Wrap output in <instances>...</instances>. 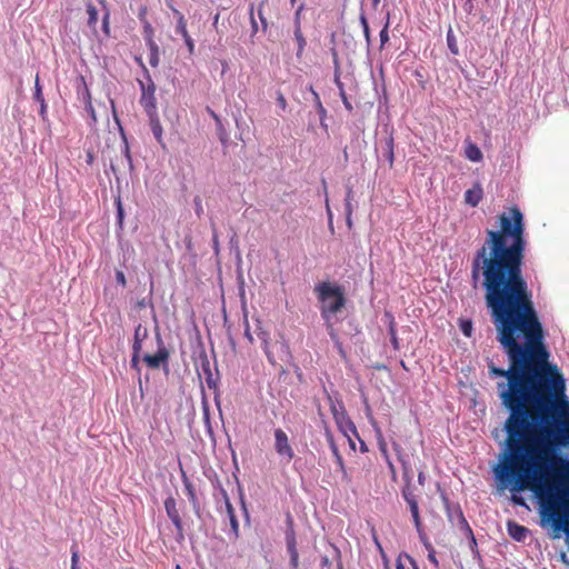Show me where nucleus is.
Masks as SVG:
<instances>
[{
  "mask_svg": "<svg viewBox=\"0 0 569 569\" xmlns=\"http://www.w3.org/2000/svg\"><path fill=\"white\" fill-rule=\"evenodd\" d=\"M206 382H207L209 388H214L216 387V382L213 380L211 371H209V375L206 377Z\"/></svg>",
  "mask_w": 569,
  "mask_h": 569,
  "instance_id": "obj_46",
  "label": "nucleus"
},
{
  "mask_svg": "<svg viewBox=\"0 0 569 569\" xmlns=\"http://www.w3.org/2000/svg\"><path fill=\"white\" fill-rule=\"evenodd\" d=\"M351 197H352V189L349 188L348 192H347V211H348L347 223H348L349 228L352 226V222H351V219H350V214H351L350 200H351Z\"/></svg>",
  "mask_w": 569,
  "mask_h": 569,
  "instance_id": "obj_32",
  "label": "nucleus"
},
{
  "mask_svg": "<svg viewBox=\"0 0 569 569\" xmlns=\"http://www.w3.org/2000/svg\"><path fill=\"white\" fill-rule=\"evenodd\" d=\"M425 482H426V473L423 470H420L418 473V483L420 486H425Z\"/></svg>",
  "mask_w": 569,
  "mask_h": 569,
  "instance_id": "obj_49",
  "label": "nucleus"
},
{
  "mask_svg": "<svg viewBox=\"0 0 569 569\" xmlns=\"http://www.w3.org/2000/svg\"><path fill=\"white\" fill-rule=\"evenodd\" d=\"M176 569H181V567L179 565L176 566Z\"/></svg>",
  "mask_w": 569,
  "mask_h": 569,
  "instance_id": "obj_61",
  "label": "nucleus"
},
{
  "mask_svg": "<svg viewBox=\"0 0 569 569\" xmlns=\"http://www.w3.org/2000/svg\"><path fill=\"white\" fill-rule=\"evenodd\" d=\"M340 94H341V98H342V101H343V104H345L346 109H348L349 111H351V110H352V106H351V103L349 102V100H348V98H347V96H346V92H345L342 89H341Z\"/></svg>",
  "mask_w": 569,
  "mask_h": 569,
  "instance_id": "obj_42",
  "label": "nucleus"
},
{
  "mask_svg": "<svg viewBox=\"0 0 569 569\" xmlns=\"http://www.w3.org/2000/svg\"><path fill=\"white\" fill-rule=\"evenodd\" d=\"M277 101H278V104L280 106V108L282 110H284L287 108V101H286V99H284L282 93H279V96L277 98Z\"/></svg>",
  "mask_w": 569,
  "mask_h": 569,
  "instance_id": "obj_45",
  "label": "nucleus"
},
{
  "mask_svg": "<svg viewBox=\"0 0 569 569\" xmlns=\"http://www.w3.org/2000/svg\"><path fill=\"white\" fill-rule=\"evenodd\" d=\"M157 340H158V350L154 355H144L143 361L150 369H159L160 367L164 366L167 367L170 352L164 346L161 336L157 333Z\"/></svg>",
  "mask_w": 569,
  "mask_h": 569,
  "instance_id": "obj_4",
  "label": "nucleus"
},
{
  "mask_svg": "<svg viewBox=\"0 0 569 569\" xmlns=\"http://www.w3.org/2000/svg\"><path fill=\"white\" fill-rule=\"evenodd\" d=\"M426 547L429 551L428 553V560L435 566V567H438L439 566V562L436 558V551L433 549V547L430 545V543H426Z\"/></svg>",
  "mask_w": 569,
  "mask_h": 569,
  "instance_id": "obj_29",
  "label": "nucleus"
},
{
  "mask_svg": "<svg viewBox=\"0 0 569 569\" xmlns=\"http://www.w3.org/2000/svg\"><path fill=\"white\" fill-rule=\"evenodd\" d=\"M176 32L182 38L189 34L187 30V20L184 17H180L179 22H177Z\"/></svg>",
  "mask_w": 569,
  "mask_h": 569,
  "instance_id": "obj_26",
  "label": "nucleus"
},
{
  "mask_svg": "<svg viewBox=\"0 0 569 569\" xmlns=\"http://www.w3.org/2000/svg\"><path fill=\"white\" fill-rule=\"evenodd\" d=\"M104 0H99L100 3H103Z\"/></svg>",
  "mask_w": 569,
  "mask_h": 569,
  "instance_id": "obj_62",
  "label": "nucleus"
},
{
  "mask_svg": "<svg viewBox=\"0 0 569 569\" xmlns=\"http://www.w3.org/2000/svg\"><path fill=\"white\" fill-rule=\"evenodd\" d=\"M142 89V96L140 103L144 108L147 113H154L157 110V102L154 97L156 87L151 82L149 86H144L143 82H140Z\"/></svg>",
  "mask_w": 569,
  "mask_h": 569,
  "instance_id": "obj_6",
  "label": "nucleus"
},
{
  "mask_svg": "<svg viewBox=\"0 0 569 569\" xmlns=\"http://www.w3.org/2000/svg\"><path fill=\"white\" fill-rule=\"evenodd\" d=\"M119 217L122 218V209L119 208Z\"/></svg>",
  "mask_w": 569,
  "mask_h": 569,
  "instance_id": "obj_58",
  "label": "nucleus"
},
{
  "mask_svg": "<svg viewBox=\"0 0 569 569\" xmlns=\"http://www.w3.org/2000/svg\"><path fill=\"white\" fill-rule=\"evenodd\" d=\"M157 62H158L157 57H154V58H151V59H150V63H151L152 66H156V64H157Z\"/></svg>",
  "mask_w": 569,
  "mask_h": 569,
  "instance_id": "obj_56",
  "label": "nucleus"
},
{
  "mask_svg": "<svg viewBox=\"0 0 569 569\" xmlns=\"http://www.w3.org/2000/svg\"><path fill=\"white\" fill-rule=\"evenodd\" d=\"M328 401L330 405V411L333 416L336 425L338 429L348 438L350 447L356 450V443L351 439V435L358 436L357 428L352 420L349 418L347 410L341 401H336L331 396H328Z\"/></svg>",
  "mask_w": 569,
  "mask_h": 569,
  "instance_id": "obj_3",
  "label": "nucleus"
},
{
  "mask_svg": "<svg viewBox=\"0 0 569 569\" xmlns=\"http://www.w3.org/2000/svg\"><path fill=\"white\" fill-rule=\"evenodd\" d=\"M361 450L367 451V447H366L365 442H361Z\"/></svg>",
  "mask_w": 569,
  "mask_h": 569,
  "instance_id": "obj_57",
  "label": "nucleus"
},
{
  "mask_svg": "<svg viewBox=\"0 0 569 569\" xmlns=\"http://www.w3.org/2000/svg\"><path fill=\"white\" fill-rule=\"evenodd\" d=\"M110 168L112 172L117 176L118 172L128 169L132 170V159L130 156V149L127 140L123 141L122 150H121V157L116 160V162H111Z\"/></svg>",
  "mask_w": 569,
  "mask_h": 569,
  "instance_id": "obj_7",
  "label": "nucleus"
},
{
  "mask_svg": "<svg viewBox=\"0 0 569 569\" xmlns=\"http://www.w3.org/2000/svg\"><path fill=\"white\" fill-rule=\"evenodd\" d=\"M290 2H291V4L293 6V4H295V2H296V0H290Z\"/></svg>",
  "mask_w": 569,
  "mask_h": 569,
  "instance_id": "obj_60",
  "label": "nucleus"
},
{
  "mask_svg": "<svg viewBox=\"0 0 569 569\" xmlns=\"http://www.w3.org/2000/svg\"><path fill=\"white\" fill-rule=\"evenodd\" d=\"M140 353H141V350L132 349L131 367L138 371L140 370V368H139Z\"/></svg>",
  "mask_w": 569,
  "mask_h": 569,
  "instance_id": "obj_28",
  "label": "nucleus"
},
{
  "mask_svg": "<svg viewBox=\"0 0 569 569\" xmlns=\"http://www.w3.org/2000/svg\"><path fill=\"white\" fill-rule=\"evenodd\" d=\"M172 12L174 14V17L177 18V22H179V19L180 17H184L179 10H177L176 8H172Z\"/></svg>",
  "mask_w": 569,
  "mask_h": 569,
  "instance_id": "obj_50",
  "label": "nucleus"
},
{
  "mask_svg": "<svg viewBox=\"0 0 569 569\" xmlns=\"http://www.w3.org/2000/svg\"><path fill=\"white\" fill-rule=\"evenodd\" d=\"M326 329H327V332H328L330 339L333 341V343H335V346H336L340 357L342 359H346L347 358V353H346V350L342 347V342L339 339V335H338L337 329L335 328L333 325H328V327H326Z\"/></svg>",
  "mask_w": 569,
  "mask_h": 569,
  "instance_id": "obj_13",
  "label": "nucleus"
},
{
  "mask_svg": "<svg viewBox=\"0 0 569 569\" xmlns=\"http://www.w3.org/2000/svg\"><path fill=\"white\" fill-rule=\"evenodd\" d=\"M333 457L336 459L339 470L343 475V478H347V470H346L345 461H343L341 453H338V456H333Z\"/></svg>",
  "mask_w": 569,
  "mask_h": 569,
  "instance_id": "obj_35",
  "label": "nucleus"
},
{
  "mask_svg": "<svg viewBox=\"0 0 569 569\" xmlns=\"http://www.w3.org/2000/svg\"><path fill=\"white\" fill-rule=\"evenodd\" d=\"M465 153H466L467 159H469L470 161L479 162L482 160V152L479 149V147L475 143H469L466 147Z\"/></svg>",
  "mask_w": 569,
  "mask_h": 569,
  "instance_id": "obj_15",
  "label": "nucleus"
},
{
  "mask_svg": "<svg viewBox=\"0 0 569 569\" xmlns=\"http://www.w3.org/2000/svg\"><path fill=\"white\" fill-rule=\"evenodd\" d=\"M389 335L391 338V342L395 349L399 348L398 345V337H397V330H396V323L392 316H390V323H389Z\"/></svg>",
  "mask_w": 569,
  "mask_h": 569,
  "instance_id": "obj_25",
  "label": "nucleus"
},
{
  "mask_svg": "<svg viewBox=\"0 0 569 569\" xmlns=\"http://www.w3.org/2000/svg\"><path fill=\"white\" fill-rule=\"evenodd\" d=\"M244 336L248 338V340H249L250 342H252V341H253V337H252V335H251V332H250V330H249V327H247L246 332H244Z\"/></svg>",
  "mask_w": 569,
  "mask_h": 569,
  "instance_id": "obj_52",
  "label": "nucleus"
},
{
  "mask_svg": "<svg viewBox=\"0 0 569 569\" xmlns=\"http://www.w3.org/2000/svg\"><path fill=\"white\" fill-rule=\"evenodd\" d=\"M226 509H227V512H228V517H229V520H230V525H231L232 531L234 532V536L238 537L239 522L237 520V517H236V513H234V509H233L232 505L230 503L229 499H226Z\"/></svg>",
  "mask_w": 569,
  "mask_h": 569,
  "instance_id": "obj_16",
  "label": "nucleus"
},
{
  "mask_svg": "<svg viewBox=\"0 0 569 569\" xmlns=\"http://www.w3.org/2000/svg\"><path fill=\"white\" fill-rule=\"evenodd\" d=\"M212 247L214 251L219 252V239L216 229L213 228V236H212Z\"/></svg>",
  "mask_w": 569,
  "mask_h": 569,
  "instance_id": "obj_41",
  "label": "nucleus"
},
{
  "mask_svg": "<svg viewBox=\"0 0 569 569\" xmlns=\"http://www.w3.org/2000/svg\"><path fill=\"white\" fill-rule=\"evenodd\" d=\"M108 19H109V12H107L103 17V31L106 34H109V22H108Z\"/></svg>",
  "mask_w": 569,
  "mask_h": 569,
  "instance_id": "obj_48",
  "label": "nucleus"
},
{
  "mask_svg": "<svg viewBox=\"0 0 569 569\" xmlns=\"http://www.w3.org/2000/svg\"><path fill=\"white\" fill-rule=\"evenodd\" d=\"M373 1V4H378L380 2V0H372Z\"/></svg>",
  "mask_w": 569,
  "mask_h": 569,
  "instance_id": "obj_59",
  "label": "nucleus"
},
{
  "mask_svg": "<svg viewBox=\"0 0 569 569\" xmlns=\"http://www.w3.org/2000/svg\"><path fill=\"white\" fill-rule=\"evenodd\" d=\"M385 157L389 162V166L392 167L395 162V139L392 136H389L386 139V152Z\"/></svg>",
  "mask_w": 569,
  "mask_h": 569,
  "instance_id": "obj_17",
  "label": "nucleus"
},
{
  "mask_svg": "<svg viewBox=\"0 0 569 569\" xmlns=\"http://www.w3.org/2000/svg\"><path fill=\"white\" fill-rule=\"evenodd\" d=\"M78 96L82 99L83 103L86 104L87 110L91 113L92 118L96 120L94 116V109L92 107L91 102V94L89 91V88L87 86V82L84 80V77L78 78Z\"/></svg>",
  "mask_w": 569,
  "mask_h": 569,
  "instance_id": "obj_9",
  "label": "nucleus"
},
{
  "mask_svg": "<svg viewBox=\"0 0 569 569\" xmlns=\"http://www.w3.org/2000/svg\"><path fill=\"white\" fill-rule=\"evenodd\" d=\"M483 198V190L480 183H476L471 189L465 192V202L471 207H477Z\"/></svg>",
  "mask_w": 569,
  "mask_h": 569,
  "instance_id": "obj_10",
  "label": "nucleus"
},
{
  "mask_svg": "<svg viewBox=\"0 0 569 569\" xmlns=\"http://www.w3.org/2000/svg\"><path fill=\"white\" fill-rule=\"evenodd\" d=\"M149 116V120H150V128H151V131L156 138V140L159 142V143H162V126L160 123V120L157 116V112L154 113H148Z\"/></svg>",
  "mask_w": 569,
  "mask_h": 569,
  "instance_id": "obj_12",
  "label": "nucleus"
},
{
  "mask_svg": "<svg viewBox=\"0 0 569 569\" xmlns=\"http://www.w3.org/2000/svg\"><path fill=\"white\" fill-rule=\"evenodd\" d=\"M360 23L363 29V34H365L367 41H369L370 40V29H369V24H368V21H367V18L365 14L360 16Z\"/></svg>",
  "mask_w": 569,
  "mask_h": 569,
  "instance_id": "obj_30",
  "label": "nucleus"
},
{
  "mask_svg": "<svg viewBox=\"0 0 569 569\" xmlns=\"http://www.w3.org/2000/svg\"><path fill=\"white\" fill-rule=\"evenodd\" d=\"M315 292L325 326L333 325L332 318L346 307L345 288L330 281H322L315 287Z\"/></svg>",
  "mask_w": 569,
  "mask_h": 569,
  "instance_id": "obj_2",
  "label": "nucleus"
},
{
  "mask_svg": "<svg viewBox=\"0 0 569 569\" xmlns=\"http://www.w3.org/2000/svg\"><path fill=\"white\" fill-rule=\"evenodd\" d=\"M34 99L41 102L42 110H44V108H46L44 99L42 97L41 89L39 87V79L38 78L36 79Z\"/></svg>",
  "mask_w": 569,
  "mask_h": 569,
  "instance_id": "obj_33",
  "label": "nucleus"
},
{
  "mask_svg": "<svg viewBox=\"0 0 569 569\" xmlns=\"http://www.w3.org/2000/svg\"><path fill=\"white\" fill-rule=\"evenodd\" d=\"M312 94L315 97V101L317 103V108H318L319 113L321 116H326V109L323 108V106H322V103L320 101L319 94L315 90H312Z\"/></svg>",
  "mask_w": 569,
  "mask_h": 569,
  "instance_id": "obj_37",
  "label": "nucleus"
},
{
  "mask_svg": "<svg viewBox=\"0 0 569 569\" xmlns=\"http://www.w3.org/2000/svg\"><path fill=\"white\" fill-rule=\"evenodd\" d=\"M287 549H291V548H297V542H296V537H295V532L291 531L289 533H287Z\"/></svg>",
  "mask_w": 569,
  "mask_h": 569,
  "instance_id": "obj_36",
  "label": "nucleus"
},
{
  "mask_svg": "<svg viewBox=\"0 0 569 569\" xmlns=\"http://www.w3.org/2000/svg\"><path fill=\"white\" fill-rule=\"evenodd\" d=\"M508 535L516 541H525L529 530L525 526H521L515 521H508L507 523Z\"/></svg>",
  "mask_w": 569,
  "mask_h": 569,
  "instance_id": "obj_11",
  "label": "nucleus"
},
{
  "mask_svg": "<svg viewBox=\"0 0 569 569\" xmlns=\"http://www.w3.org/2000/svg\"><path fill=\"white\" fill-rule=\"evenodd\" d=\"M116 279L120 286L124 287L127 284L126 277L122 271H117Z\"/></svg>",
  "mask_w": 569,
  "mask_h": 569,
  "instance_id": "obj_40",
  "label": "nucleus"
},
{
  "mask_svg": "<svg viewBox=\"0 0 569 569\" xmlns=\"http://www.w3.org/2000/svg\"><path fill=\"white\" fill-rule=\"evenodd\" d=\"M325 436H326V439H327L329 447L332 451V455L338 456V453H340V451L335 442L333 435H332L331 430L328 428V426L326 423H325Z\"/></svg>",
  "mask_w": 569,
  "mask_h": 569,
  "instance_id": "obj_22",
  "label": "nucleus"
},
{
  "mask_svg": "<svg viewBox=\"0 0 569 569\" xmlns=\"http://www.w3.org/2000/svg\"><path fill=\"white\" fill-rule=\"evenodd\" d=\"M325 436H326V439H327L329 447L332 451V455L338 456V453H340V451L335 442L333 435H332L331 430L328 428V426L326 423H325Z\"/></svg>",
  "mask_w": 569,
  "mask_h": 569,
  "instance_id": "obj_23",
  "label": "nucleus"
},
{
  "mask_svg": "<svg viewBox=\"0 0 569 569\" xmlns=\"http://www.w3.org/2000/svg\"><path fill=\"white\" fill-rule=\"evenodd\" d=\"M79 551L76 546L71 548V569H78Z\"/></svg>",
  "mask_w": 569,
  "mask_h": 569,
  "instance_id": "obj_31",
  "label": "nucleus"
},
{
  "mask_svg": "<svg viewBox=\"0 0 569 569\" xmlns=\"http://www.w3.org/2000/svg\"><path fill=\"white\" fill-rule=\"evenodd\" d=\"M460 329L466 337H471V333H472L471 320H462L460 323Z\"/></svg>",
  "mask_w": 569,
  "mask_h": 569,
  "instance_id": "obj_27",
  "label": "nucleus"
},
{
  "mask_svg": "<svg viewBox=\"0 0 569 569\" xmlns=\"http://www.w3.org/2000/svg\"><path fill=\"white\" fill-rule=\"evenodd\" d=\"M378 447H379L381 455L386 459V461H389L390 455L388 451L387 442H386L385 438L382 437L380 430H378Z\"/></svg>",
  "mask_w": 569,
  "mask_h": 569,
  "instance_id": "obj_24",
  "label": "nucleus"
},
{
  "mask_svg": "<svg viewBox=\"0 0 569 569\" xmlns=\"http://www.w3.org/2000/svg\"><path fill=\"white\" fill-rule=\"evenodd\" d=\"M87 13H88V26L92 29L96 28L98 22V11L92 3L87 4Z\"/></svg>",
  "mask_w": 569,
  "mask_h": 569,
  "instance_id": "obj_19",
  "label": "nucleus"
},
{
  "mask_svg": "<svg viewBox=\"0 0 569 569\" xmlns=\"http://www.w3.org/2000/svg\"><path fill=\"white\" fill-rule=\"evenodd\" d=\"M274 450L280 457L286 458L288 461H291L295 457V451L289 442L288 436L280 428L274 430Z\"/></svg>",
  "mask_w": 569,
  "mask_h": 569,
  "instance_id": "obj_5",
  "label": "nucleus"
},
{
  "mask_svg": "<svg viewBox=\"0 0 569 569\" xmlns=\"http://www.w3.org/2000/svg\"><path fill=\"white\" fill-rule=\"evenodd\" d=\"M164 509H166V512H167L169 519L174 525L178 533L182 537V531H183L182 520H181L179 510L177 508L176 499L173 497H168L164 500Z\"/></svg>",
  "mask_w": 569,
  "mask_h": 569,
  "instance_id": "obj_8",
  "label": "nucleus"
},
{
  "mask_svg": "<svg viewBox=\"0 0 569 569\" xmlns=\"http://www.w3.org/2000/svg\"><path fill=\"white\" fill-rule=\"evenodd\" d=\"M389 40V33H388V23L385 26V28L380 31V41L383 46Z\"/></svg>",
  "mask_w": 569,
  "mask_h": 569,
  "instance_id": "obj_39",
  "label": "nucleus"
},
{
  "mask_svg": "<svg viewBox=\"0 0 569 569\" xmlns=\"http://www.w3.org/2000/svg\"><path fill=\"white\" fill-rule=\"evenodd\" d=\"M264 352H266V356H267L269 362L274 365L276 360H274L273 356L271 355V352L269 350V346H268L267 341H264Z\"/></svg>",
  "mask_w": 569,
  "mask_h": 569,
  "instance_id": "obj_43",
  "label": "nucleus"
},
{
  "mask_svg": "<svg viewBox=\"0 0 569 569\" xmlns=\"http://www.w3.org/2000/svg\"><path fill=\"white\" fill-rule=\"evenodd\" d=\"M293 34H295V39L298 43L297 56L301 57L305 51V48L307 46L306 38L303 37L301 28H295Z\"/></svg>",
  "mask_w": 569,
  "mask_h": 569,
  "instance_id": "obj_18",
  "label": "nucleus"
},
{
  "mask_svg": "<svg viewBox=\"0 0 569 569\" xmlns=\"http://www.w3.org/2000/svg\"><path fill=\"white\" fill-rule=\"evenodd\" d=\"M290 565H291L292 569L299 568V555L290 557Z\"/></svg>",
  "mask_w": 569,
  "mask_h": 569,
  "instance_id": "obj_47",
  "label": "nucleus"
},
{
  "mask_svg": "<svg viewBox=\"0 0 569 569\" xmlns=\"http://www.w3.org/2000/svg\"><path fill=\"white\" fill-rule=\"evenodd\" d=\"M305 9V4H300L295 12V28H301V13Z\"/></svg>",
  "mask_w": 569,
  "mask_h": 569,
  "instance_id": "obj_34",
  "label": "nucleus"
},
{
  "mask_svg": "<svg viewBox=\"0 0 569 569\" xmlns=\"http://www.w3.org/2000/svg\"><path fill=\"white\" fill-rule=\"evenodd\" d=\"M202 368H203V371L206 372V377H207L209 375V371H211L209 362L207 361L206 363H203Z\"/></svg>",
  "mask_w": 569,
  "mask_h": 569,
  "instance_id": "obj_53",
  "label": "nucleus"
},
{
  "mask_svg": "<svg viewBox=\"0 0 569 569\" xmlns=\"http://www.w3.org/2000/svg\"><path fill=\"white\" fill-rule=\"evenodd\" d=\"M392 448L397 455L398 461L402 467V478L405 485L401 489V496L409 507L416 530L422 538V536H425V531L419 513L418 495L416 493V488L412 485L413 471L410 466L408 455L405 452L403 448L397 441L392 442Z\"/></svg>",
  "mask_w": 569,
  "mask_h": 569,
  "instance_id": "obj_1",
  "label": "nucleus"
},
{
  "mask_svg": "<svg viewBox=\"0 0 569 569\" xmlns=\"http://www.w3.org/2000/svg\"><path fill=\"white\" fill-rule=\"evenodd\" d=\"M386 462H387L388 468H389V470H390L391 477H392L393 479H396V477H397V470H396V467H395L393 462L391 461V459H389V461H386Z\"/></svg>",
  "mask_w": 569,
  "mask_h": 569,
  "instance_id": "obj_44",
  "label": "nucleus"
},
{
  "mask_svg": "<svg viewBox=\"0 0 569 569\" xmlns=\"http://www.w3.org/2000/svg\"><path fill=\"white\" fill-rule=\"evenodd\" d=\"M288 552H289V556L290 557H293V556H298V550L297 548H291V549H288Z\"/></svg>",
  "mask_w": 569,
  "mask_h": 569,
  "instance_id": "obj_54",
  "label": "nucleus"
},
{
  "mask_svg": "<svg viewBox=\"0 0 569 569\" xmlns=\"http://www.w3.org/2000/svg\"><path fill=\"white\" fill-rule=\"evenodd\" d=\"M183 40L188 48L189 53L192 54L194 52V42L192 38L190 37V34H188L187 37H183Z\"/></svg>",
  "mask_w": 569,
  "mask_h": 569,
  "instance_id": "obj_38",
  "label": "nucleus"
},
{
  "mask_svg": "<svg viewBox=\"0 0 569 569\" xmlns=\"http://www.w3.org/2000/svg\"><path fill=\"white\" fill-rule=\"evenodd\" d=\"M148 337V329L139 323L134 329L132 349L142 350V341Z\"/></svg>",
  "mask_w": 569,
  "mask_h": 569,
  "instance_id": "obj_14",
  "label": "nucleus"
},
{
  "mask_svg": "<svg viewBox=\"0 0 569 569\" xmlns=\"http://www.w3.org/2000/svg\"><path fill=\"white\" fill-rule=\"evenodd\" d=\"M407 559L410 561V563L413 566V569H418L417 566H416V562L415 560L410 557V556H407Z\"/></svg>",
  "mask_w": 569,
  "mask_h": 569,
  "instance_id": "obj_55",
  "label": "nucleus"
},
{
  "mask_svg": "<svg viewBox=\"0 0 569 569\" xmlns=\"http://www.w3.org/2000/svg\"><path fill=\"white\" fill-rule=\"evenodd\" d=\"M460 518H461L462 523L467 527L468 531L472 535L471 528L469 527V525L466 521V519H465V517H463L461 511H460Z\"/></svg>",
  "mask_w": 569,
  "mask_h": 569,
  "instance_id": "obj_51",
  "label": "nucleus"
},
{
  "mask_svg": "<svg viewBox=\"0 0 569 569\" xmlns=\"http://www.w3.org/2000/svg\"><path fill=\"white\" fill-rule=\"evenodd\" d=\"M447 44L452 54L457 56L459 53L457 39L451 29L447 33Z\"/></svg>",
  "mask_w": 569,
  "mask_h": 569,
  "instance_id": "obj_21",
  "label": "nucleus"
},
{
  "mask_svg": "<svg viewBox=\"0 0 569 569\" xmlns=\"http://www.w3.org/2000/svg\"><path fill=\"white\" fill-rule=\"evenodd\" d=\"M184 488H186L189 501L192 503V506L194 508H198L199 503H198V499H197V496H196L194 488H193L192 483L189 480H187V479L184 480Z\"/></svg>",
  "mask_w": 569,
  "mask_h": 569,
  "instance_id": "obj_20",
  "label": "nucleus"
}]
</instances>
